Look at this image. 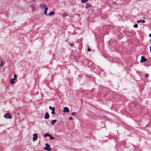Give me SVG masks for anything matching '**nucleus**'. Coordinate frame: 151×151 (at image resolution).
<instances>
[{
	"mask_svg": "<svg viewBox=\"0 0 151 151\" xmlns=\"http://www.w3.org/2000/svg\"><path fill=\"white\" fill-rule=\"evenodd\" d=\"M55 14V12L53 11H51L49 14V15H53Z\"/></svg>",
	"mask_w": 151,
	"mask_h": 151,
	"instance_id": "14",
	"label": "nucleus"
},
{
	"mask_svg": "<svg viewBox=\"0 0 151 151\" xmlns=\"http://www.w3.org/2000/svg\"><path fill=\"white\" fill-rule=\"evenodd\" d=\"M4 116L6 119H10L11 118V116L8 113H7L6 115H4Z\"/></svg>",
	"mask_w": 151,
	"mask_h": 151,
	"instance_id": "3",
	"label": "nucleus"
},
{
	"mask_svg": "<svg viewBox=\"0 0 151 151\" xmlns=\"http://www.w3.org/2000/svg\"><path fill=\"white\" fill-rule=\"evenodd\" d=\"M44 149L48 151H50L51 148L50 147V145L46 143L45 144V147L44 148Z\"/></svg>",
	"mask_w": 151,
	"mask_h": 151,
	"instance_id": "1",
	"label": "nucleus"
},
{
	"mask_svg": "<svg viewBox=\"0 0 151 151\" xmlns=\"http://www.w3.org/2000/svg\"><path fill=\"white\" fill-rule=\"evenodd\" d=\"M71 114L73 116H75L76 114V113L75 112H73L71 113Z\"/></svg>",
	"mask_w": 151,
	"mask_h": 151,
	"instance_id": "22",
	"label": "nucleus"
},
{
	"mask_svg": "<svg viewBox=\"0 0 151 151\" xmlns=\"http://www.w3.org/2000/svg\"><path fill=\"white\" fill-rule=\"evenodd\" d=\"M87 50L88 51H91V50L89 48H87Z\"/></svg>",
	"mask_w": 151,
	"mask_h": 151,
	"instance_id": "26",
	"label": "nucleus"
},
{
	"mask_svg": "<svg viewBox=\"0 0 151 151\" xmlns=\"http://www.w3.org/2000/svg\"><path fill=\"white\" fill-rule=\"evenodd\" d=\"M137 23H139V22H142V23H145V21L144 20H137Z\"/></svg>",
	"mask_w": 151,
	"mask_h": 151,
	"instance_id": "15",
	"label": "nucleus"
},
{
	"mask_svg": "<svg viewBox=\"0 0 151 151\" xmlns=\"http://www.w3.org/2000/svg\"><path fill=\"white\" fill-rule=\"evenodd\" d=\"M14 79L13 78H12L10 80V83L12 84H14L15 83L14 81Z\"/></svg>",
	"mask_w": 151,
	"mask_h": 151,
	"instance_id": "11",
	"label": "nucleus"
},
{
	"mask_svg": "<svg viewBox=\"0 0 151 151\" xmlns=\"http://www.w3.org/2000/svg\"><path fill=\"white\" fill-rule=\"evenodd\" d=\"M32 8V11H34L35 10V6L33 5H32L30 6Z\"/></svg>",
	"mask_w": 151,
	"mask_h": 151,
	"instance_id": "13",
	"label": "nucleus"
},
{
	"mask_svg": "<svg viewBox=\"0 0 151 151\" xmlns=\"http://www.w3.org/2000/svg\"><path fill=\"white\" fill-rule=\"evenodd\" d=\"M53 55H54V56H55V54H54Z\"/></svg>",
	"mask_w": 151,
	"mask_h": 151,
	"instance_id": "32",
	"label": "nucleus"
},
{
	"mask_svg": "<svg viewBox=\"0 0 151 151\" xmlns=\"http://www.w3.org/2000/svg\"><path fill=\"white\" fill-rule=\"evenodd\" d=\"M74 43H70V45L71 46H74Z\"/></svg>",
	"mask_w": 151,
	"mask_h": 151,
	"instance_id": "24",
	"label": "nucleus"
},
{
	"mask_svg": "<svg viewBox=\"0 0 151 151\" xmlns=\"http://www.w3.org/2000/svg\"><path fill=\"white\" fill-rule=\"evenodd\" d=\"M38 137V135L37 134L35 133L33 134V137L32 140L33 141H36Z\"/></svg>",
	"mask_w": 151,
	"mask_h": 151,
	"instance_id": "2",
	"label": "nucleus"
},
{
	"mask_svg": "<svg viewBox=\"0 0 151 151\" xmlns=\"http://www.w3.org/2000/svg\"><path fill=\"white\" fill-rule=\"evenodd\" d=\"M109 60L113 62H115V59L112 57H110L109 58Z\"/></svg>",
	"mask_w": 151,
	"mask_h": 151,
	"instance_id": "9",
	"label": "nucleus"
},
{
	"mask_svg": "<svg viewBox=\"0 0 151 151\" xmlns=\"http://www.w3.org/2000/svg\"><path fill=\"white\" fill-rule=\"evenodd\" d=\"M149 36L150 37H151V34H150Z\"/></svg>",
	"mask_w": 151,
	"mask_h": 151,
	"instance_id": "29",
	"label": "nucleus"
},
{
	"mask_svg": "<svg viewBox=\"0 0 151 151\" xmlns=\"http://www.w3.org/2000/svg\"><path fill=\"white\" fill-rule=\"evenodd\" d=\"M89 0H81V2L83 3L87 2Z\"/></svg>",
	"mask_w": 151,
	"mask_h": 151,
	"instance_id": "19",
	"label": "nucleus"
},
{
	"mask_svg": "<svg viewBox=\"0 0 151 151\" xmlns=\"http://www.w3.org/2000/svg\"><path fill=\"white\" fill-rule=\"evenodd\" d=\"M146 77H148V76H149L148 74H146Z\"/></svg>",
	"mask_w": 151,
	"mask_h": 151,
	"instance_id": "28",
	"label": "nucleus"
},
{
	"mask_svg": "<svg viewBox=\"0 0 151 151\" xmlns=\"http://www.w3.org/2000/svg\"><path fill=\"white\" fill-rule=\"evenodd\" d=\"M91 6V5L89 3H88L86 4V8H88L90 7Z\"/></svg>",
	"mask_w": 151,
	"mask_h": 151,
	"instance_id": "8",
	"label": "nucleus"
},
{
	"mask_svg": "<svg viewBox=\"0 0 151 151\" xmlns=\"http://www.w3.org/2000/svg\"><path fill=\"white\" fill-rule=\"evenodd\" d=\"M49 137H50V139H52H52H54V137H52L51 135V134H50L49 136Z\"/></svg>",
	"mask_w": 151,
	"mask_h": 151,
	"instance_id": "18",
	"label": "nucleus"
},
{
	"mask_svg": "<svg viewBox=\"0 0 151 151\" xmlns=\"http://www.w3.org/2000/svg\"><path fill=\"white\" fill-rule=\"evenodd\" d=\"M143 19H145V17H143Z\"/></svg>",
	"mask_w": 151,
	"mask_h": 151,
	"instance_id": "34",
	"label": "nucleus"
},
{
	"mask_svg": "<svg viewBox=\"0 0 151 151\" xmlns=\"http://www.w3.org/2000/svg\"><path fill=\"white\" fill-rule=\"evenodd\" d=\"M49 108L52 111V110H55V107H52V106H50L49 107Z\"/></svg>",
	"mask_w": 151,
	"mask_h": 151,
	"instance_id": "17",
	"label": "nucleus"
},
{
	"mask_svg": "<svg viewBox=\"0 0 151 151\" xmlns=\"http://www.w3.org/2000/svg\"><path fill=\"white\" fill-rule=\"evenodd\" d=\"M50 134H48V133H47V134H45L44 135V136L45 137H46L47 136H49H49L50 135Z\"/></svg>",
	"mask_w": 151,
	"mask_h": 151,
	"instance_id": "20",
	"label": "nucleus"
},
{
	"mask_svg": "<svg viewBox=\"0 0 151 151\" xmlns=\"http://www.w3.org/2000/svg\"><path fill=\"white\" fill-rule=\"evenodd\" d=\"M47 9H48V8H47L46 7V8H45V9L44 10V14L45 15H47Z\"/></svg>",
	"mask_w": 151,
	"mask_h": 151,
	"instance_id": "12",
	"label": "nucleus"
},
{
	"mask_svg": "<svg viewBox=\"0 0 151 151\" xmlns=\"http://www.w3.org/2000/svg\"><path fill=\"white\" fill-rule=\"evenodd\" d=\"M55 110H53L51 112V114H55Z\"/></svg>",
	"mask_w": 151,
	"mask_h": 151,
	"instance_id": "25",
	"label": "nucleus"
},
{
	"mask_svg": "<svg viewBox=\"0 0 151 151\" xmlns=\"http://www.w3.org/2000/svg\"><path fill=\"white\" fill-rule=\"evenodd\" d=\"M17 75L16 74H14V78L13 79H14V80H15L17 78Z\"/></svg>",
	"mask_w": 151,
	"mask_h": 151,
	"instance_id": "21",
	"label": "nucleus"
},
{
	"mask_svg": "<svg viewBox=\"0 0 151 151\" xmlns=\"http://www.w3.org/2000/svg\"><path fill=\"white\" fill-rule=\"evenodd\" d=\"M50 117L49 115L48 112H46L45 113V115L44 117L45 119H49Z\"/></svg>",
	"mask_w": 151,
	"mask_h": 151,
	"instance_id": "6",
	"label": "nucleus"
},
{
	"mask_svg": "<svg viewBox=\"0 0 151 151\" xmlns=\"http://www.w3.org/2000/svg\"><path fill=\"white\" fill-rule=\"evenodd\" d=\"M150 52H151V46H150Z\"/></svg>",
	"mask_w": 151,
	"mask_h": 151,
	"instance_id": "30",
	"label": "nucleus"
},
{
	"mask_svg": "<svg viewBox=\"0 0 151 151\" xmlns=\"http://www.w3.org/2000/svg\"><path fill=\"white\" fill-rule=\"evenodd\" d=\"M35 0H34V1H35Z\"/></svg>",
	"mask_w": 151,
	"mask_h": 151,
	"instance_id": "33",
	"label": "nucleus"
},
{
	"mask_svg": "<svg viewBox=\"0 0 151 151\" xmlns=\"http://www.w3.org/2000/svg\"><path fill=\"white\" fill-rule=\"evenodd\" d=\"M67 15V13L66 12H64L63 14V17H66Z\"/></svg>",
	"mask_w": 151,
	"mask_h": 151,
	"instance_id": "16",
	"label": "nucleus"
},
{
	"mask_svg": "<svg viewBox=\"0 0 151 151\" xmlns=\"http://www.w3.org/2000/svg\"><path fill=\"white\" fill-rule=\"evenodd\" d=\"M2 62L1 63V64H0V66H2Z\"/></svg>",
	"mask_w": 151,
	"mask_h": 151,
	"instance_id": "31",
	"label": "nucleus"
},
{
	"mask_svg": "<svg viewBox=\"0 0 151 151\" xmlns=\"http://www.w3.org/2000/svg\"><path fill=\"white\" fill-rule=\"evenodd\" d=\"M147 59L145 58L144 56H142L140 62L141 63L145 62L147 61Z\"/></svg>",
	"mask_w": 151,
	"mask_h": 151,
	"instance_id": "4",
	"label": "nucleus"
},
{
	"mask_svg": "<svg viewBox=\"0 0 151 151\" xmlns=\"http://www.w3.org/2000/svg\"><path fill=\"white\" fill-rule=\"evenodd\" d=\"M69 119L70 120H72L73 119V118L72 117H70Z\"/></svg>",
	"mask_w": 151,
	"mask_h": 151,
	"instance_id": "27",
	"label": "nucleus"
},
{
	"mask_svg": "<svg viewBox=\"0 0 151 151\" xmlns=\"http://www.w3.org/2000/svg\"><path fill=\"white\" fill-rule=\"evenodd\" d=\"M63 111L64 113L69 112V110L68 107H65L64 108Z\"/></svg>",
	"mask_w": 151,
	"mask_h": 151,
	"instance_id": "5",
	"label": "nucleus"
},
{
	"mask_svg": "<svg viewBox=\"0 0 151 151\" xmlns=\"http://www.w3.org/2000/svg\"><path fill=\"white\" fill-rule=\"evenodd\" d=\"M40 7L41 8H46V5L44 3L41 4L40 5Z\"/></svg>",
	"mask_w": 151,
	"mask_h": 151,
	"instance_id": "7",
	"label": "nucleus"
},
{
	"mask_svg": "<svg viewBox=\"0 0 151 151\" xmlns=\"http://www.w3.org/2000/svg\"><path fill=\"white\" fill-rule=\"evenodd\" d=\"M57 122V120H53L51 123V124L52 125H53L54 124Z\"/></svg>",
	"mask_w": 151,
	"mask_h": 151,
	"instance_id": "10",
	"label": "nucleus"
},
{
	"mask_svg": "<svg viewBox=\"0 0 151 151\" xmlns=\"http://www.w3.org/2000/svg\"><path fill=\"white\" fill-rule=\"evenodd\" d=\"M133 27L134 28H137L138 27V25L137 24H136L134 25Z\"/></svg>",
	"mask_w": 151,
	"mask_h": 151,
	"instance_id": "23",
	"label": "nucleus"
}]
</instances>
